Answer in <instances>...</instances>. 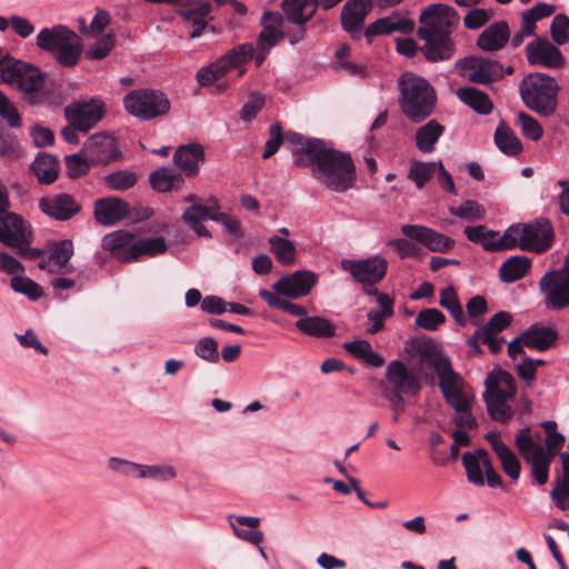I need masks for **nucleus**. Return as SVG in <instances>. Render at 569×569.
<instances>
[{"instance_id":"nucleus-27","label":"nucleus","mask_w":569,"mask_h":569,"mask_svg":"<svg viewBox=\"0 0 569 569\" xmlns=\"http://www.w3.org/2000/svg\"><path fill=\"white\" fill-rule=\"evenodd\" d=\"M486 391L483 397L508 402L516 395V383L513 377L505 371H492L488 373L485 380Z\"/></svg>"},{"instance_id":"nucleus-39","label":"nucleus","mask_w":569,"mask_h":569,"mask_svg":"<svg viewBox=\"0 0 569 569\" xmlns=\"http://www.w3.org/2000/svg\"><path fill=\"white\" fill-rule=\"evenodd\" d=\"M445 132V127L437 120H429L416 131L415 141L418 150L430 153Z\"/></svg>"},{"instance_id":"nucleus-48","label":"nucleus","mask_w":569,"mask_h":569,"mask_svg":"<svg viewBox=\"0 0 569 569\" xmlns=\"http://www.w3.org/2000/svg\"><path fill=\"white\" fill-rule=\"evenodd\" d=\"M270 250L283 266H290L296 260V247L292 241L279 236L269 238Z\"/></svg>"},{"instance_id":"nucleus-34","label":"nucleus","mask_w":569,"mask_h":569,"mask_svg":"<svg viewBox=\"0 0 569 569\" xmlns=\"http://www.w3.org/2000/svg\"><path fill=\"white\" fill-rule=\"evenodd\" d=\"M295 327L301 333L319 339H329L336 336V326L320 316H309L298 319Z\"/></svg>"},{"instance_id":"nucleus-21","label":"nucleus","mask_w":569,"mask_h":569,"mask_svg":"<svg viewBox=\"0 0 569 569\" xmlns=\"http://www.w3.org/2000/svg\"><path fill=\"white\" fill-rule=\"evenodd\" d=\"M372 9L371 0H347L340 12L342 29L352 40H360L365 20Z\"/></svg>"},{"instance_id":"nucleus-17","label":"nucleus","mask_w":569,"mask_h":569,"mask_svg":"<svg viewBox=\"0 0 569 569\" xmlns=\"http://www.w3.org/2000/svg\"><path fill=\"white\" fill-rule=\"evenodd\" d=\"M104 112V103L99 99L74 102L64 108L69 123L83 132L93 128L103 118Z\"/></svg>"},{"instance_id":"nucleus-7","label":"nucleus","mask_w":569,"mask_h":569,"mask_svg":"<svg viewBox=\"0 0 569 569\" xmlns=\"http://www.w3.org/2000/svg\"><path fill=\"white\" fill-rule=\"evenodd\" d=\"M430 365L439 378V388L446 402L455 411H463L471 401L463 392V379L453 370L451 361L441 353L430 356Z\"/></svg>"},{"instance_id":"nucleus-61","label":"nucleus","mask_w":569,"mask_h":569,"mask_svg":"<svg viewBox=\"0 0 569 569\" xmlns=\"http://www.w3.org/2000/svg\"><path fill=\"white\" fill-rule=\"evenodd\" d=\"M462 465L466 469L468 481L476 486H483L482 469L479 465V458L473 452L468 451L462 455Z\"/></svg>"},{"instance_id":"nucleus-3","label":"nucleus","mask_w":569,"mask_h":569,"mask_svg":"<svg viewBox=\"0 0 569 569\" xmlns=\"http://www.w3.org/2000/svg\"><path fill=\"white\" fill-rule=\"evenodd\" d=\"M399 106L405 117L413 123L429 118L437 106V92L423 77L405 72L398 80Z\"/></svg>"},{"instance_id":"nucleus-58","label":"nucleus","mask_w":569,"mask_h":569,"mask_svg":"<svg viewBox=\"0 0 569 569\" xmlns=\"http://www.w3.org/2000/svg\"><path fill=\"white\" fill-rule=\"evenodd\" d=\"M193 350L197 357L210 363H217L220 359L218 342L212 337L200 338Z\"/></svg>"},{"instance_id":"nucleus-52","label":"nucleus","mask_w":569,"mask_h":569,"mask_svg":"<svg viewBox=\"0 0 569 569\" xmlns=\"http://www.w3.org/2000/svg\"><path fill=\"white\" fill-rule=\"evenodd\" d=\"M10 287L14 292L21 293L32 301H37L43 296L42 287L26 276H13Z\"/></svg>"},{"instance_id":"nucleus-32","label":"nucleus","mask_w":569,"mask_h":569,"mask_svg":"<svg viewBox=\"0 0 569 569\" xmlns=\"http://www.w3.org/2000/svg\"><path fill=\"white\" fill-rule=\"evenodd\" d=\"M78 39V34L63 24L43 28L36 38L37 47L43 51L53 53L68 40Z\"/></svg>"},{"instance_id":"nucleus-60","label":"nucleus","mask_w":569,"mask_h":569,"mask_svg":"<svg viewBox=\"0 0 569 569\" xmlns=\"http://www.w3.org/2000/svg\"><path fill=\"white\" fill-rule=\"evenodd\" d=\"M512 322L511 313L507 311H499L495 313L486 323L478 329L485 335H498L507 329Z\"/></svg>"},{"instance_id":"nucleus-55","label":"nucleus","mask_w":569,"mask_h":569,"mask_svg":"<svg viewBox=\"0 0 569 569\" xmlns=\"http://www.w3.org/2000/svg\"><path fill=\"white\" fill-rule=\"evenodd\" d=\"M516 126L521 129V132L526 138L532 141L540 140L543 134L540 123L533 117L523 111H520L517 114Z\"/></svg>"},{"instance_id":"nucleus-24","label":"nucleus","mask_w":569,"mask_h":569,"mask_svg":"<svg viewBox=\"0 0 569 569\" xmlns=\"http://www.w3.org/2000/svg\"><path fill=\"white\" fill-rule=\"evenodd\" d=\"M526 57L530 66L559 69L565 63L561 51L546 38H537L526 46Z\"/></svg>"},{"instance_id":"nucleus-51","label":"nucleus","mask_w":569,"mask_h":569,"mask_svg":"<svg viewBox=\"0 0 569 569\" xmlns=\"http://www.w3.org/2000/svg\"><path fill=\"white\" fill-rule=\"evenodd\" d=\"M450 214L469 222L482 220L486 216V209L475 200H465L459 206L449 207Z\"/></svg>"},{"instance_id":"nucleus-40","label":"nucleus","mask_w":569,"mask_h":569,"mask_svg":"<svg viewBox=\"0 0 569 569\" xmlns=\"http://www.w3.org/2000/svg\"><path fill=\"white\" fill-rule=\"evenodd\" d=\"M532 261L527 256H512L499 268V277L502 282L512 283L522 279L530 270Z\"/></svg>"},{"instance_id":"nucleus-44","label":"nucleus","mask_w":569,"mask_h":569,"mask_svg":"<svg viewBox=\"0 0 569 569\" xmlns=\"http://www.w3.org/2000/svg\"><path fill=\"white\" fill-rule=\"evenodd\" d=\"M168 247L163 237L158 236L142 240H136L131 247L132 261H138L141 257H156L167 251Z\"/></svg>"},{"instance_id":"nucleus-62","label":"nucleus","mask_w":569,"mask_h":569,"mask_svg":"<svg viewBox=\"0 0 569 569\" xmlns=\"http://www.w3.org/2000/svg\"><path fill=\"white\" fill-rule=\"evenodd\" d=\"M550 34L552 40L557 44H566L569 42V17L559 13L555 16L551 26H550Z\"/></svg>"},{"instance_id":"nucleus-42","label":"nucleus","mask_w":569,"mask_h":569,"mask_svg":"<svg viewBox=\"0 0 569 569\" xmlns=\"http://www.w3.org/2000/svg\"><path fill=\"white\" fill-rule=\"evenodd\" d=\"M519 248L522 250V222L509 226L495 243L489 244V252H501Z\"/></svg>"},{"instance_id":"nucleus-16","label":"nucleus","mask_w":569,"mask_h":569,"mask_svg":"<svg viewBox=\"0 0 569 569\" xmlns=\"http://www.w3.org/2000/svg\"><path fill=\"white\" fill-rule=\"evenodd\" d=\"M555 242V228L545 217L522 222V251L541 254L547 252Z\"/></svg>"},{"instance_id":"nucleus-53","label":"nucleus","mask_w":569,"mask_h":569,"mask_svg":"<svg viewBox=\"0 0 569 569\" xmlns=\"http://www.w3.org/2000/svg\"><path fill=\"white\" fill-rule=\"evenodd\" d=\"M463 233L469 241L480 244L488 252V246L495 243L498 237L497 231L488 229L485 224L467 226Z\"/></svg>"},{"instance_id":"nucleus-63","label":"nucleus","mask_w":569,"mask_h":569,"mask_svg":"<svg viewBox=\"0 0 569 569\" xmlns=\"http://www.w3.org/2000/svg\"><path fill=\"white\" fill-rule=\"evenodd\" d=\"M282 40H284L283 30L262 27L261 32L258 34L257 47L259 51H269Z\"/></svg>"},{"instance_id":"nucleus-38","label":"nucleus","mask_w":569,"mask_h":569,"mask_svg":"<svg viewBox=\"0 0 569 569\" xmlns=\"http://www.w3.org/2000/svg\"><path fill=\"white\" fill-rule=\"evenodd\" d=\"M457 97L461 102L479 114L487 116L491 113L493 109V103L488 93L475 87L459 88L457 90Z\"/></svg>"},{"instance_id":"nucleus-57","label":"nucleus","mask_w":569,"mask_h":569,"mask_svg":"<svg viewBox=\"0 0 569 569\" xmlns=\"http://www.w3.org/2000/svg\"><path fill=\"white\" fill-rule=\"evenodd\" d=\"M496 455L501 462L503 472L512 480H518L521 466L515 452L507 446L506 448H500V451Z\"/></svg>"},{"instance_id":"nucleus-25","label":"nucleus","mask_w":569,"mask_h":569,"mask_svg":"<svg viewBox=\"0 0 569 569\" xmlns=\"http://www.w3.org/2000/svg\"><path fill=\"white\" fill-rule=\"evenodd\" d=\"M38 206L44 214L58 221H68L81 210V206L68 193L42 197Z\"/></svg>"},{"instance_id":"nucleus-59","label":"nucleus","mask_w":569,"mask_h":569,"mask_svg":"<svg viewBox=\"0 0 569 569\" xmlns=\"http://www.w3.org/2000/svg\"><path fill=\"white\" fill-rule=\"evenodd\" d=\"M66 164L69 178H78L89 172L93 163L88 160L86 150L82 153L70 154L66 157Z\"/></svg>"},{"instance_id":"nucleus-1","label":"nucleus","mask_w":569,"mask_h":569,"mask_svg":"<svg viewBox=\"0 0 569 569\" xmlns=\"http://www.w3.org/2000/svg\"><path fill=\"white\" fill-rule=\"evenodd\" d=\"M288 140L295 144L293 162L301 168H311L323 178H353L356 164L350 152L330 147L319 138H307L291 133Z\"/></svg>"},{"instance_id":"nucleus-6","label":"nucleus","mask_w":569,"mask_h":569,"mask_svg":"<svg viewBox=\"0 0 569 569\" xmlns=\"http://www.w3.org/2000/svg\"><path fill=\"white\" fill-rule=\"evenodd\" d=\"M31 223L16 212L2 214L0 211V242L17 250V256L26 260H37L43 250L31 247L33 242Z\"/></svg>"},{"instance_id":"nucleus-22","label":"nucleus","mask_w":569,"mask_h":569,"mask_svg":"<svg viewBox=\"0 0 569 569\" xmlns=\"http://www.w3.org/2000/svg\"><path fill=\"white\" fill-rule=\"evenodd\" d=\"M401 232L433 252H446L456 243L452 238L421 224H403Z\"/></svg>"},{"instance_id":"nucleus-18","label":"nucleus","mask_w":569,"mask_h":569,"mask_svg":"<svg viewBox=\"0 0 569 569\" xmlns=\"http://www.w3.org/2000/svg\"><path fill=\"white\" fill-rule=\"evenodd\" d=\"M74 254V246L71 239H61L49 244V253L38 259V268L50 274L70 273L73 271L70 260Z\"/></svg>"},{"instance_id":"nucleus-10","label":"nucleus","mask_w":569,"mask_h":569,"mask_svg":"<svg viewBox=\"0 0 569 569\" xmlns=\"http://www.w3.org/2000/svg\"><path fill=\"white\" fill-rule=\"evenodd\" d=\"M569 256L565 266L547 271L538 282L539 291L543 297V305L548 310L559 311L569 307Z\"/></svg>"},{"instance_id":"nucleus-37","label":"nucleus","mask_w":569,"mask_h":569,"mask_svg":"<svg viewBox=\"0 0 569 569\" xmlns=\"http://www.w3.org/2000/svg\"><path fill=\"white\" fill-rule=\"evenodd\" d=\"M522 333L525 346L538 351L548 350L558 339V332L551 327L532 325Z\"/></svg>"},{"instance_id":"nucleus-54","label":"nucleus","mask_w":569,"mask_h":569,"mask_svg":"<svg viewBox=\"0 0 569 569\" xmlns=\"http://www.w3.org/2000/svg\"><path fill=\"white\" fill-rule=\"evenodd\" d=\"M446 322V316L437 308L422 309L417 318L416 326L427 331H436Z\"/></svg>"},{"instance_id":"nucleus-64","label":"nucleus","mask_w":569,"mask_h":569,"mask_svg":"<svg viewBox=\"0 0 569 569\" xmlns=\"http://www.w3.org/2000/svg\"><path fill=\"white\" fill-rule=\"evenodd\" d=\"M546 432V447L547 451L553 452L562 448L565 443V436L557 431V423L553 420H547L541 423Z\"/></svg>"},{"instance_id":"nucleus-12","label":"nucleus","mask_w":569,"mask_h":569,"mask_svg":"<svg viewBox=\"0 0 569 569\" xmlns=\"http://www.w3.org/2000/svg\"><path fill=\"white\" fill-rule=\"evenodd\" d=\"M190 206L182 214L183 222L193 230L199 237L210 238L209 230L202 224L204 220L216 221L221 219V210L218 199L213 196L200 198L196 194H189L184 199Z\"/></svg>"},{"instance_id":"nucleus-47","label":"nucleus","mask_w":569,"mask_h":569,"mask_svg":"<svg viewBox=\"0 0 569 569\" xmlns=\"http://www.w3.org/2000/svg\"><path fill=\"white\" fill-rule=\"evenodd\" d=\"M556 10V7L550 3L539 2L532 8L521 13V24L526 33L536 34V22L550 17Z\"/></svg>"},{"instance_id":"nucleus-45","label":"nucleus","mask_w":569,"mask_h":569,"mask_svg":"<svg viewBox=\"0 0 569 569\" xmlns=\"http://www.w3.org/2000/svg\"><path fill=\"white\" fill-rule=\"evenodd\" d=\"M259 297L267 302L271 308H276L290 313L291 316L299 317V319L309 317L308 309L302 305L292 303L278 295L267 289L259 290Z\"/></svg>"},{"instance_id":"nucleus-9","label":"nucleus","mask_w":569,"mask_h":569,"mask_svg":"<svg viewBox=\"0 0 569 569\" xmlns=\"http://www.w3.org/2000/svg\"><path fill=\"white\" fill-rule=\"evenodd\" d=\"M123 106L126 111L131 116L148 121L167 114L171 104L162 91L154 89H137L124 96Z\"/></svg>"},{"instance_id":"nucleus-4","label":"nucleus","mask_w":569,"mask_h":569,"mask_svg":"<svg viewBox=\"0 0 569 569\" xmlns=\"http://www.w3.org/2000/svg\"><path fill=\"white\" fill-rule=\"evenodd\" d=\"M2 81L16 87L30 106H49L50 91L44 88L46 76L37 67L20 61H7L2 67Z\"/></svg>"},{"instance_id":"nucleus-11","label":"nucleus","mask_w":569,"mask_h":569,"mask_svg":"<svg viewBox=\"0 0 569 569\" xmlns=\"http://www.w3.org/2000/svg\"><path fill=\"white\" fill-rule=\"evenodd\" d=\"M515 445L522 458L531 465V472L538 485L547 483L551 455L541 445L535 442L529 427L518 431Z\"/></svg>"},{"instance_id":"nucleus-35","label":"nucleus","mask_w":569,"mask_h":569,"mask_svg":"<svg viewBox=\"0 0 569 569\" xmlns=\"http://www.w3.org/2000/svg\"><path fill=\"white\" fill-rule=\"evenodd\" d=\"M230 526L234 535L247 542L259 546L263 541V532L256 528L260 525V519L257 517L238 516L230 517Z\"/></svg>"},{"instance_id":"nucleus-31","label":"nucleus","mask_w":569,"mask_h":569,"mask_svg":"<svg viewBox=\"0 0 569 569\" xmlns=\"http://www.w3.org/2000/svg\"><path fill=\"white\" fill-rule=\"evenodd\" d=\"M280 8L293 26L308 24L318 11L317 0H282Z\"/></svg>"},{"instance_id":"nucleus-46","label":"nucleus","mask_w":569,"mask_h":569,"mask_svg":"<svg viewBox=\"0 0 569 569\" xmlns=\"http://www.w3.org/2000/svg\"><path fill=\"white\" fill-rule=\"evenodd\" d=\"M56 61L64 68H72L78 64L82 54V43L80 38L68 40L56 52Z\"/></svg>"},{"instance_id":"nucleus-41","label":"nucleus","mask_w":569,"mask_h":569,"mask_svg":"<svg viewBox=\"0 0 569 569\" xmlns=\"http://www.w3.org/2000/svg\"><path fill=\"white\" fill-rule=\"evenodd\" d=\"M439 305L450 313L458 326H467L468 318L463 311L462 305L453 286H448L441 290Z\"/></svg>"},{"instance_id":"nucleus-13","label":"nucleus","mask_w":569,"mask_h":569,"mask_svg":"<svg viewBox=\"0 0 569 569\" xmlns=\"http://www.w3.org/2000/svg\"><path fill=\"white\" fill-rule=\"evenodd\" d=\"M340 266L356 282L370 287L382 281L388 271V261L380 254L366 259H342Z\"/></svg>"},{"instance_id":"nucleus-26","label":"nucleus","mask_w":569,"mask_h":569,"mask_svg":"<svg viewBox=\"0 0 569 569\" xmlns=\"http://www.w3.org/2000/svg\"><path fill=\"white\" fill-rule=\"evenodd\" d=\"M134 244V234L128 230H116L103 236L101 248L120 262H132L131 247Z\"/></svg>"},{"instance_id":"nucleus-29","label":"nucleus","mask_w":569,"mask_h":569,"mask_svg":"<svg viewBox=\"0 0 569 569\" xmlns=\"http://www.w3.org/2000/svg\"><path fill=\"white\" fill-rule=\"evenodd\" d=\"M510 39V28L507 21L500 20L489 24L479 34L477 47L485 52H496L506 47Z\"/></svg>"},{"instance_id":"nucleus-5","label":"nucleus","mask_w":569,"mask_h":569,"mask_svg":"<svg viewBox=\"0 0 569 569\" xmlns=\"http://www.w3.org/2000/svg\"><path fill=\"white\" fill-rule=\"evenodd\" d=\"M519 91L526 107L539 116L549 117L556 111L559 86L553 77L529 73L520 82Z\"/></svg>"},{"instance_id":"nucleus-28","label":"nucleus","mask_w":569,"mask_h":569,"mask_svg":"<svg viewBox=\"0 0 569 569\" xmlns=\"http://www.w3.org/2000/svg\"><path fill=\"white\" fill-rule=\"evenodd\" d=\"M204 162V149L200 143L181 144L173 154L174 166L187 177L197 176Z\"/></svg>"},{"instance_id":"nucleus-56","label":"nucleus","mask_w":569,"mask_h":569,"mask_svg":"<svg viewBox=\"0 0 569 569\" xmlns=\"http://www.w3.org/2000/svg\"><path fill=\"white\" fill-rule=\"evenodd\" d=\"M483 400L487 406L488 415L492 420L498 422H507L513 417L515 410L510 405H508V402L488 397H483Z\"/></svg>"},{"instance_id":"nucleus-23","label":"nucleus","mask_w":569,"mask_h":569,"mask_svg":"<svg viewBox=\"0 0 569 569\" xmlns=\"http://www.w3.org/2000/svg\"><path fill=\"white\" fill-rule=\"evenodd\" d=\"M386 379L397 393L417 396L422 389L419 376L398 359L387 365Z\"/></svg>"},{"instance_id":"nucleus-14","label":"nucleus","mask_w":569,"mask_h":569,"mask_svg":"<svg viewBox=\"0 0 569 569\" xmlns=\"http://www.w3.org/2000/svg\"><path fill=\"white\" fill-rule=\"evenodd\" d=\"M457 67L461 76L477 84H489L503 78V66L489 58L469 56L457 61Z\"/></svg>"},{"instance_id":"nucleus-49","label":"nucleus","mask_w":569,"mask_h":569,"mask_svg":"<svg viewBox=\"0 0 569 569\" xmlns=\"http://www.w3.org/2000/svg\"><path fill=\"white\" fill-rule=\"evenodd\" d=\"M31 170L36 178H58L59 161L52 154L39 152L31 164Z\"/></svg>"},{"instance_id":"nucleus-15","label":"nucleus","mask_w":569,"mask_h":569,"mask_svg":"<svg viewBox=\"0 0 569 569\" xmlns=\"http://www.w3.org/2000/svg\"><path fill=\"white\" fill-rule=\"evenodd\" d=\"M108 465L112 471L126 477L151 479L160 482L169 481L177 477L174 467L170 465H141L117 457H111Z\"/></svg>"},{"instance_id":"nucleus-36","label":"nucleus","mask_w":569,"mask_h":569,"mask_svg":"<svg viewBox=\"0 0 569 569\" xmlns=\"http://www.w3.org/2000/svg\"><path fill=\"white\" fill-rule=\"evenodd\" d=\"M212 7L210 2L199 3L194 8L177 9V13L186 21L191 23L189 37L199 38L203 31L209 28L207 19L210 16Z\"/></svg>"},{"instance_id":"nucleus-43","label":"nucleus","mask_w":569,"mask_h":569,"mask_svg":"<svg viewBox=\"0 0 569 569\" xmlns=\"http://www.w3.org/2000/svg\"><path fill=\"white\" fill-rule=\"evenodd\" d=\"M495 142L498 149L507 156H517L522 150L521 141L503 121L495 131Z\"/></svg>"},{"instance_id":"nucleus-8","label":"nucleus","mask_w":569,"mask_h":569,"mask_svg":"<svg viewBox=\"0 0 569 569\" xmlns=\"http://www.w3.org/2000/svg\"><path fill=\"white\" fill-rule=\"evenodd\" d=\"M252 56L253 44H239L220 57L216 62L201 68L197 72V81L202 87L211 86L218 79L224 77L231 69H239L238 77H242L246 73L243 66L251 60Z\"/></svg>"},{"instance_id":"nucleus-2","label":"nucleus","mask_w":569,"mask_h":569,"mask_svg":"<svg viewBox=\"0 0 569 569\" xmlns=\"http://www.w3.org/2000/svg\"><path fill=\"white\" fill-rule=\"evenodd\" d=\"M421 27L417 36L425 41L420 48L429 62L450 60L456 52V43L451 37L459 23L457 10L445 3L428 6L420 14Z\"/></svg>"},{"instance_id":"nucleus-33","label":"nucleus","mask_w":569,"mask_h":569,"mask_svg":"<svg viewBox=\"0 0 569 569\" xmlns=\"http://www.w3.org/2000/svg\"><path fill=\"white\" fill-rule=\"evenodd\" d=\"M415 22L411 19L399 18L396 16L385 17L370 23L365 30L363 34L368 42L371 43L372 39L380 34H391L392 32L400 31L409 33L413 30Z\"/></svg>"},{"instance_id":"nucleus-20","label":"nucleus","mask_w":569,"mask_h":569,"mask_svg":"<svg viewBox=\"0 0 569 569\" xmlns=\"http://www.w3.org/2000/svg\"><path fill=\"white\" fill-rule=\"evenodd\" d=\"M86 154L93 166H106L118 161L121 152L116 138L107 133H96L91 136L86 146Z\"/></svg>"},{"instance_id":"nucleus-30","label":"nucleus","mask_w":569,"mask_h":569,"mask_svg":"<svg viewBox=\"0 0 569 569\" xmlns=\"http://www.w3.org/2000/svg\"><path fill=\"white\" fill-rule=\"evenodd\" d=\"M128 213V203L119 198H102L94 202V219L102 226H113Z\"/></svg>"},{"instance_id":"nucleus-19","label":"nucleus","mask_w":569,"mask_h":569,"mask_svg":"<svg viewBox=\"0 0 569 569\" xmlns=\"http://www.w3.org/2000/svg\"><path fill=\"white\" fill-rule=\"evenodd\" d=\"M318 282V276L310 270H298L281 277L273 286V293L291 299L308 296Z\"/></svg>"},{"instance_id":"nucleus-50","label":"nucleus","mask_w":569,"mask_h":569,"mask_svg":"<svg viewBox=\"0 0 569 569\" xmlns=\"http://www.w3.org/2000/svg\"><path fill=\"white\" fill-rule=\"evenodd\" d=\"M452 178L446 170L441 161L438 162H419L411 164L407 178Z\"/></svg>"}]
</instances>
